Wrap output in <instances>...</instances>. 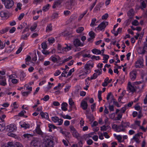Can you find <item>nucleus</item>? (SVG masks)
Masks as SVG:
<instances>
[{
	"instance_id": "20e7f679",
	"label": "nucleus",
	"mask_w": 147,
	"mask_h": 147,
	"mask_svg": "<svg viewBox=\"0 0 147 147\" xmlns=\"http://www.w3.org/2000/svg\"><path fill=\"white\" fill-rule=\"evenodd\" d=\"M53 142L49 139L44 140L42 144L43 147H53Z\"/></svg>"
},
{
	"instance_id": "ea45409f",
	"label": "nucleus",
	"mask_w": 147,
	"mask_h": 147,
	"mask_svg": "<svg viewBox=\"0 0 147 147\" xmlns=\"http://www.w3.org/2000/svg\"><path fill=\"white\" fill-rule=\"evenodd\" d=\"M30 33L29 32H28L26 34H24L22 35V38L23 40H26L27 39V37L29 36Z\"/></svg>"
},
{
	"instance_id": "e433bc0d",
	"label": "nucleus",
	"mask_w": 147,
	"mask_h": 147,
	"mask_svg": "<svg viewBox=\"0 0 147 147\" xmlns=\"http://www.w3.org/2000/svg\"><path fill=\"white\" fill-rule=\"evenodd\" d=\"M50 5V4H48L43 7L42 8V10L43 11H47L49 8V7Z\"/></svg>"
},
{
	"instance_id": "c756f323",
	"label": "nucleus",
	"mask_w": 147,
	"mask_h": 147,
	"mask_svg": "<svg viewBox=\"0 0 147 147\" xmlns=\"http://www.w3.org/2000/svg\"><path fill=\"white\" fill-rule=\"evenodd\" d=\"M64 86L63 84L59 83L57 86H55L54 88V89L55 90H59L61 89Z\"/></svg>"
},
{
	"instance_id": "603ef678",
	"label": "nucleus",
	"mask_w": 147,
	"mask_h": 147,
	"mask_svg": "<svg viewBox=\"0 0 147 147\" xmlns=\"http://www.w3.org/2000/svg\"><path fill=\"white\" fill-rule=\"evenodd\" d=\"M7 135L8 136L13 137V138H17V136L15 134H14L13 133H11V132H9L8 133Z\"/></svg>"
},
{
	"instance_id": "6ab92c4d",
	"label": "nucleus",
	"mask_w": 147,
	"mask_h": 147,
	"mask_svg": "<svg viewBox=\"0 0 147 147\" xmlns=\"http://www.w3.org/2000/svg\"><path fill=\"white\" fill-rule=\"evenodd\" d=\"M118 126H117L115 124H114L112 126V128L115 130L117 132H121V131H123L124 130L123 129H120V128L121 127H118Z\"/></svg>"
},
{
	"instance_id": "6e6d98bb",
	"label": "nucleus",
	"mask_w": 147,
	"mask_h": 147,
	"mask_svg": "<svg viewBox=\"0 0 147 147\" xmlns=\"http://www.w3.org/2000/svg\"><path fill=\"white\" fill-rule=\"evenodd\" d=\"M118 65H115L114 66V69L113 70L114 72V73L118 74L119 71L118 69Z\"/></svg>"
},
{
	"instance_id": "c9c22d12",
	"label": "nucleus",
	"mask_w": 147,
	"mask_h": 147,
	"mask_svg": "<svg viewBox=\"0 0 147 147\" xmlns=\"http://www.w3.org/2000/svg\"><path fill=\"white\" fill-rule=\"evenodd\" d=\"M50 60L51 61L54 63L57 62V59L55 56H52L50 58Z\"/></svg>"
},
{
	"instance_id": "aec40b11",
	"label": "nucleus",
	"mask_w": 147,
	"mask_h": 147,
	"mask_svg": "<svg viewBox=\"0 0 147 147\" xmlns=\"http://www.w3.org/2000/svg\"><path fill=\"white\" fill-rule=\"evenodd\" d=\"M25 61L26 63V64H29L30 63H34L32 61L31 57L29 55H27L25 59Z\"/></svg>"
},
{
	"instance_id": "a878e982",
	"label": "nucleus",
	"mask_w": 147,
	"mask_h": 147,
	"mask_svg": "<svg viewBox=\"0 0 147 147\" xmlns=\"http://www.w3.org/2000/svg\"><path fill=\"white\" fill-rule=\"evenodd\" d=\"M103 60L104 61H102V62L104 63H107L108 62V60L109 58V56L107 55L103 54Z\"/></svg>"
},
{
	"instance_id": "c85d7f7f",
	"label": "nucleus",
	"mask_w": 147,
	"mask_h": 147,
	"mask_svg": "<svg viewBox=\"0 0 147 147\" xmlns=\"http://www.w3.org/2000/svg\"><path fill=\"white\" fill-rule=\"evenodd\" d=\"M40 115L42 118H44L45 119H47L49 118V115L47 113H44L42 112L40 113Z\"/></svg>"
},
{
	"instance_id": "c03bdc74",
	"label": "nucleus",
	"mask_w": 147,
	"mask_h": 147,
	"mask_svg": "<svg viewBox=\"0 0 147 147\" xmlns=\"http://www.w3.org/2000/svg\"><path fill=\"white\" fill-rule=\"evenodd\" d=\"M26 76V75L25 73L24 72L21 73L20 76L21 80H23Z\"/></svg>"
},
{
	"instance_id": "79ce46f5",
	"label": "nucleus",
	"mask_w": 147,
	"mask_h": 147,
	"mask_svg": "<svg viewBox=\"0 0 147 147\" xmlns=\"http://www.w3.org/2000/svg\"><path fill=\"white\" fill-rule=\"evenodd\" d=\"M49 43L50 44H53L55 42V39L54 38L51 37L49 38L48 40Z\"/></svg>"
},
{
	"instance_id": "37998d69",
	"label": "nucleus",
	"mask_w": 147,
	"mask_h": 147,
	"mask_svg": "<svg viewBox=\"0 0 147 147\" xmlns=\"http://www.w3.org/2000/svg\"><path fill=\"white\" fill-rule=\"evenodd\" d=\"M86 75V74H85L84 72H82L80 73V74L79 76V78L80 79H84L85 78Z\"/></svg>"
},
{
	"instance_id": "4d7b16f0",
	"label": "nucleus",
	"mask_w": 147,
	"mask_h": 147,
	"mask_svg": "<svg viewBox=\"0 0 147 147\" xmlns=\"http://www.w3.org/2000/svg\"><path fill=\"white\" fill-rule=\"evenodd\" d=\"M124 78L123 77H122L121 78H120L118 80V82L120 84H122L124 82Z\"/></svg>"
},
{
	"instance_id": "a19ab883",
	"label": "nucleus",
	"mask_w": 147,
	"mask_h": 147,
	"mask_svg": "<svg viewBox=\"0 0 147 147\" xmlns=\"http://www.w3.org/2000/svg\"><path fill=\"white\" fill-rule=\"evenodd\" d=\"M84 30V28L82 27H79L76 30V32L78 33H81Z\"/></svg>"
},
{
	"instance_id": "4be33fe9",
	"label": "nucleus",
	"mask_w": 147,
	"mask_h": 147,
	"mask_svg": "<svg viewBox=\"0 0 147 147\" xmlns=\"http://www.w3.org/2000/svg\"><path fill=\"white\" fill-rule=\"evenodd\" d=\"M53 28V25L52 23H50L48 24L46 28V32H49L52 31Z\"/></svg>"
},
{
	"instance_id": "2eb2a0df",
	"label": "nucleus",
	"mask_w": 147,
	"mask_h": 147,
	"mask_svg": "<svg viewBox=\"0 0 147 147\" xmlns=\"http://www.w3.org/2000/svg\"><path fill=\"white\" fill-rule=\"evenodd\" d=\"M8 128L10 131H16L17 127L14 124H11L8 126Z\"/></svg>"
},
{
	"instance_id": "6e6552de",
	"label": "nucleus",
	"mask_w": 147,
	"mask_h": 147,
	"mask_svg": "<svg viewBox=\"0 0 147 147\" xmlns=\"http://www.w3.org/2000/svg\"><path fill=\"white\" fill-rule=\"evenodd\" d=\"M74 45L75 47H83L84 46L83 43L81 42L80 40L78 38L75 39L73 41Z\"/></svg>"
},
{
	"instance_id": "f03ea898",
	"label": "nucleus",
	"mask_w": 147,
	"mask_h": 147,
	"mask_svg": "<svg viewBox=\"0 0 147 147\" xmlns=\"http://www.w3.org/2000/svg\"><path fill=\"white\" fill-rule=\"evenodd\" d=\"M64 3V0H57L55 1L53 3L52 6L53 9H59L62 5Z\"/></svg>"
},
{
	"instance_id": "5701e85b",
	"label": "nucleus",
	"mask_w": 147,
	"mask_h": 147,
	"mask_svg": "<svg viewBox=\"0 0 147 147\" xmlns=\"http://www.w3.org/2000/svg\"><path fill=\"white\" fill-rule=\"evenodd\" d=\"M111 79L109 80L108 78H107L105 79L104 82L102 83V86H106L109 83L111 82Z\"/></svg>"
},
{
	"instance_id": "49530a36",
	"label": "nucleus",
	"mask_w": 147,
	"mask_h": 147,
	"mask_svg": "<svg viewBox=\"0 0 147 147\" xmlns=\"http://www.w3.org/2000/svg\"><path fill=\"white\" fill-rule=\"evenodd\" d=\"M13 147H23L22 144L18 142H15L14 144H13Z\"/></svg>"
},
{
	"instance_id": "b1692460",
	"label": "nucleus",
	"mask_w": 147,
	"mask_h": 147,
	"mask_svg": "<svg viewBox=\"0 0 147 147\" xmlns=\"http://www.w3.org/2000/svg\"><path fill=\"white\" fill-rule=\"evenodd\" d=\"M102 65H97V67L98 68V69L97 70H95L96 73L97 74L98 76L99 75L101 74L102 70L101 68L102 67Z\"/></svg>"
},
{
	"instance_id": "8fccbe9b",
	"label": "nucleus",
	"mask_w": 147,
	"mask_h": 147,
	"mask_svg": "<svg viewBox=\"0 0 147 147\" xmlns=\"http://www.w3.org/2000/svg\"><path fill=\"white\" fill-rule=\"evenodd\" d=\"M89 35L90 37L94 39L95 38V33L93 31H90L89 33Z\"/></svg>"
},
{
	"instance_id": "774afa93",
	"label": "nucleus",
	"mask_w": 147,
	"mask_h": 147,
	"mask_svg": "<svg viewBox=\"0 0 147 147\" xmlns=\"http://www.w3.org/2000/svg\"><path fill=\"white\" fill-rule=\"evenodd\" d=\"M109 17V15L107 13H106L103 15L102 17V20H106Z\"/></svg>"
},
{
	"instance_id": "412c9836",
	"label": "nucleus",
	"mask_w": 147,
	"mask_h": 147,
	"mask_svg": "<svg viewBox=\"0 0 147 147\" xmlns=\"http://www.w3.org/2000/svg\"><path fill=\"white\" fill-rule=\"evenodd\" d=\"M34 131H35L37 134L40 135H42L43 134L42 132L40 129L39 125L37 124L35 130Z\"/></svg>"
},
{
	"instance_id": "7ed1b4c3",
	"label": "nucleus",
	"mask_w": 147,
	"mask_h": 147,
	"mask_svg": "<svg viewBox=\"0 0 147 147\" xmlns=\"http://www.w3.org/2000/svg\"><path fill=\"white\" fill-rule=\"evenodd\" d=\"M108 24V23L107 21H104L101 22L97 27L98 30H100L103 31L106 26Z\"/></svg>"
},
{
	"instance_id": "e2e57ef3",
	"label": "nucleus",
	"mask_w": 147,
	"mask_h": 147,
	"mask_svg": "<svg viewBox=\"0 0 147 147\" xmlns=\"http://www.w3.org/2000/svg\"><path fill=\"white\" fill-rule=\"evenodd\" d=\"M6 84V80L5 79H3V81H1L0 83V85L2 86H5Z\"/></svg>"
},
{
	"instance_id": "72a5a7b5",
	"label": "nucleus",
	"mask_w": 147,
	"mask_h": 147,
	"mask_svg": "<svg viewBox=\"0 0 147 147\" xmlns=\"http://www.w3.org/2000/svg\"><path fill=\"white\" fill-rule=\"evenodd\" d=\"M7 13L5 11H1L0 12V16L1 17H7Z\"/></svg>"
},
{
	"instance_id": "052dcab7",
	"label": "nucleus",
	"mask_w": 147,
	"mask_h": 147,
	"mask_svg": "<svg viewBox=\"0 0 147 147\" xmlns=\"http://www.w3.org/2000/svg\"><path fill=\"white\" fill-rule=\"evenodd\" d=\"M9 104L8 102H6L3 103L2 104H1L0 105L3 107H7L9 106Z\"/></svg>"
},
{
	"instance_id": "393cba45",
	"label": "nucleus",
	"mask_w": 147,
	"mask_h": 147,
	"mask_svg": "<svg viewBox=\"0 0 147 147\" xmlns=\"http://www.w3.org/2000/svg\"><path fill=\"white\" fill-rule=\"evenodd\" d=\"M64 48L62 47V46L61 45L59 44H58L57 45V49H58V52L59 53H62L64 52V49H63Z\"/></svg>"
},
{
	"instance_id": "864d4df0",
	"label": "nucleus",
	"mask_w": 147,
	"mask_h": 147,
	"mask_svg": "<svg viewBox=\"0 0 147 147\" xmlns=\"http://www.w3.org/2000/svg\"><path fill=\"white\" fill-rule=\"evenodd\" d=\"M65 45L66 46V47H65V51H68L71 49V46H68L66 44H65Z\"/></svg>"
},
{
	"instance_id": "cd10ccee",
	"label": "nucleus",
	"mask_w": 147,
	"mask_h": 147,
	"mask_svg": "<svg viewBox=\"0 0 147 147\" xmlns=\"http://www.w3.org/2000/svg\"><path fill=\"white\" fill-rule=\"evenodd\" d=\"M140 8L141 9L145 8L146 7V4L144 1V0H140Z\"/></svg>"
},
{
	"instance_id": "f257e3e1",
	"label": "nucleus",
	"mask_w": 147,
	"mask_h": 147,
	"mask_svg": "<svg viewBox=\"0 0 147 147\" xmlns=\"http://www.w3.org/2000/svg\"><path fill=\"white\" fill-rule=\"evenodd\" d=\"M2 3L3 4L7 9H10L13 6L14 3L13 0H1Z\"/></svg>"
},
{
	"instance_id": "bf43d9fd",
	"label": "nucleus",
	"mask_w": 147,
	"mask_h": 147,
	"mask_svg": "<svg viewBox=\"0 0 147 147\" xmlns=\"http://www.w3.org/2000/svg\"><path fill=\"white\" fill-rule=\"evenodd\" d=\"M121 125L122 126L124 127L125 129L126 127H128L129 125V123L128 122L123 123H122Z\"/></svg>"
},
{
	"instance_id": "69168bd1",
	"label": "nucleus",
	"mask_w": 147,
	"mask_h": 147,
	"mask_svg": "<svg viewBox=\"0 0 147 147\" xmlns=\"http://www.w3.org/2000/svg\"><path fill=\"white\" fill-rule=\"evenodd\" d=\"M59 119L58 117H52V120L54 123L57 122V121Z\"/></svg>"
},
{
	"instance_id": "338daca9",
	"label": "nucleus",
	"mask_w": 147,
	"mask_h": 147,
	"mask_svg": "<svg viewBox=\"0 0 147 147\" xmlns=\"http://www.w3.org/2000/svg\"><path fill=\"white\" fill-rule=\"evenodd\" d=\"M9 28L8 27H7L5 28L4 29H3L1 33L3 34H4L7 32L9 30Z\"/></svg>"
},
{
	"instance_id": "4c0bfd02",
	"label": "nucleus",
	"mask_w": 147,
	"mask_h": 147,
	"mask_svg": "<svg viewBox=\"0 0 147 147\" xmlns=\"http://www.w3.org/2000/svg\"><path fill=\"white\" fill-rule=\"evenodd\" d=\"M110 127L108 126L106 127L105 125H103L101 127L100 129L101 130L104 131H106L108 129H110Z\"/></svg>"
},
{
	"instance_id": "09e8293b",
	"label": "nucleus",
	"mask_w": 147,
	"mask_h": 147,
	"mask_svg": "<svg viewBox=\"0 0 147 147\" xmlns=\"http://www.w3.org/2000/svg\"><path fill=\"white\" fill-rule=\"evenodd\" d=\"M122 30V28H119L117 29V31L114 33V35L115 36H116L118 35V34H119L121 33Z\"/></svg>"
},
{
	"instance_id": "58836bf2",
	"label": "nucleus",
	"mask_w": 147,
	"mask_h": 147,
	"mask_svg": "<svg viewBox=\"0 0 147 147\" xmlns=\"http://www.w3.org/2000/svg\"><path fill=\"white\" fill-rule=\"evenodd\" d=\"M96 21V19L95 18H93L92 19L91 22L90 24V26L91 27H93L94 26L96 25L95 24V23Z\"/></svg>"
},
{
	"instance_id": "9d476101",
	"label": "nucleus",
	"mask_w": 147,
	"mask_h": 147,
	"mask_svg": "<svg viewBox=\"0 0 147 147\" xmlns=\"http://www.w3.org/2000/svg\"><path fill=\"white\" fill-rule=\"evenodd\" d=\"M19 125L21 127L24 128V129L28 128L29 127V125L24 121H21L19 123Z\"/></svg>"
},
{
	"instance_id": "680f3d73",
	"label": "nucleus",
	"mask_w": 147,
	"mask_h": 147,
	"mask_svg": "<svg viewBox=\"0 0 147 147\" xmlns=\"http://www.w3.org/2000/svg\"><path fill=\"white\" fill-rule=\"evenodd\" d=\"M60 104L57 101H54L53 102L52 104L51 105V106L52 107H53V106H58Z\"/></svg>"
},
{
	"instance_id": "5fc2aeb1",
	"label": "nucleus",
	"mask_w": 147,
	"mask_h": 147,
	"mask_svg": "<svg viewBox=\"0 0 147 147\" xmlns=\"http://www.w3.org/2000/svg\"><path fill=\"white\" fill-rule=\"evenodd\" d=\"M52 86L51 84V83L48 82V84L47 85V86H45L44 88L45 90H49L50 89Z\"/></svg>"
},
{
	"instance_id": "423d86ee",
	"label": "nucleus",
	"mask_w": 147,
	"mask_h": 147,
	"mask_svg": "<svg viewBox=\"0 0 147 147\" xmlns=\"http://www.w3.org/2000/svg\"><path fill=\"white\" fill-rule=\"evenodd\" d=\"M136 88L135 86L133 85V83L132 84L130 82L128 83L127 90L129 92L133 93L135 91Z\"/></svg>"
},
{
	"instance_id": "f3484780",
	"label": "nucleus",
	"mask_w": 147,
	"mask_h": 147,
	"mask_svg": "<svg viewBox=\"0 0 147 147\" xmlns=\"http://www.w3.org/2000/svg\"><path fill=\"white\" fill-rule=\"evenodd\" d=\"M136 71H133L130 73V77L132 80H134L136 77Z\"/></svg>"
},
{
	"instance_id": "0eeeda50",
	"label": "nucleus",
	"mask_w": 147,
	"mask_h": 147,
	"mask_svg": "<svg viewBox=\"0 0 147 147\" xmlns=\"http://www.w3.org/2000/svg\"><path fill=\"white\" fill-rule=\"evenodd\" d=\"M89 99V97H86L82 100L80 103V107L83 110H86L88 107V104L86 100H88Z\"/></svg>"
},
{
	"instance_id": "39448f33",
	"label": "nucleus",
	"mask_w": 147,
	"mask_h": 147,
	"mask_svg": "<svg viewBox=\"0 0 147 147\" xmlns=\"http://www.w3.org/2000/svg\"><path fill=\"white\" fill-rule=\"evenodd\" d=\"M94 133L92 132L84 136V138L85 140H88L90 138H92V139L95 141H97L98 140V136L96 135L93 136Z\"/></svg>"
},
{
	"instance_id": "1a4fd4ad",
	"label": "nucleus",
	"mask_w": 147,
	"mask_h": 147,
	"mask_svg": "<svg viewBox=\"0 0 147 147\" xmlns=\"http://www.w3.org/2000/svg\"><path fill=\"white\" fill-rule=\"evenodd\" d=\"M93 67V65H86L85 67L84 72L86 74H88L90 72L91 69Z\"/></svg>"
},
{
	"instance_id": "de8ad7c7",
	"label": "nucleus",
	"mask_w": 147,
	"mask_h": 147,
	"mask_svg": "<svg viewBox=\"0 0 147 147\" xmlns=\"http://www.w3.org/2000/svg\"><path fill=\"white\" fill-rule=\"evenodd\" d=\"M42 48L44 49H46L47 48V45L45 42H43L41 44Z\"/></svg>"
},
{
	"instance_id": "13d9d810",
	"label": "nucleus",
	"mask_w": 147,
	"mask_h": 147,
	"mask_svg": "<svg viewBox=\"0 0 147 147\" xmlns=\"http://www.w3.org/2000/svg\"><path fill=\"white\" fill-rule=\"evenodd\" d=\"M117 139L119 142H122V136L120 135H118L116 137Z\"/></svg>"
},
{
	"instance_id": "9b49d317",
	"label": "nucleus",
	"mask_w": 147,
	"mask_h": 147,
	"mask_svg": "<svg viewBox=\"0 0 147 147\" xmlns=\"http://www.w3.org/2000/svg\"><path fill=\"white\" fill-rule=\"evenodd\" d=\"M13 146L12 142H8L7 143H2L1 145V147H11Z\"/></svg>"
},
{
	"instance_id": "f704fd0d",
	"label": "nucleus",
	"mask_w": 147,
	"mask_h": 147,
	"mask_svg": "<svg viewBox=\"0 0 147 147\" xmlns=\"http://www.w3.org/2000/svg\"><path fill=\"white\" fill-rule=\"evenodd\" d=\"M37 26V24L36 23L34 22L33 24L31 27L30 30L31 31H34L36 28Z\"/></svg>"
},
{
	"instance_id": "a211bd4d",
	"label": "nucleus",
	"mask_w": 147,
	"mask_h": 147,
	"mask_svg": "<svg viewBox=\"0 0 147 147\" xmlns=\"http://www.w3.org/2000/svg\"><path fill=\"white\" fill-rule=\"evenodd\" d=\"M10 106L12 109L11 112H12L13 111H14L18 108V105L16 102H14L12 103Z\"/></svg>"
},
{
	"instance_id": "473e14b6",
	"label": "nucleus",
	"mask_w": 147,
	"mask_h": 147,
	"mask_svg": "<svg viewBox=\"0 0 147 147\" xmlns=\"http://www.w3.org/2000/svg\"><path fill=\"white\" fill-rule=\"evenodd\" d=\"M134 13V11L133 9H130L127 13V15L129 17H131L133 16Z\"/></svg>"
},
{
	"instance_id": "4468645a",
	"label": "nucleus",
	"mask_w": 147,
	"mask_h": 147,
	"mask_svg": "<svg viewBox=\"0 0 147 147\" xmlns=\"http://www.w3.org/2000/svg\"><path fill=\"white\" fill-rule=\"evenodd\" d=\"M16 76L14 74L11 75L9 76V79L11 80V82L14 84H16L18 81L17 79L15 78Z\"/></svg>"
},
{
	"instance_id": "bb28decb",
	"label": "nucleus",
	"mask_w": 147,
	"mask_h": 147,
	"mask_svg": "<svg viewBox=\"0 0 147 147\" xmlns=\"http://www.w3.org/2000/svg\"><path fill=\"white\" fill-rule=\"evenodd\" d=\"M92 52L94 54L99 55L101 54V52L100 50L96 49H94L92 50Z\"/></svg>"
},
{
	"instance_id": "2f4dec72",
	"label": "nucleus",
	"mask_w": 147,
	"mask_h": 147,
	"mask_svg": "<svg viewBox=\"0 0 147 147\" xmlns=\"http://www.w3.org/2000/svg\"><path fill=\"white\" fill-rule=\"evenodd\" d=\"M33 136L32 134H24L22 135L23 138L26 139H28L29 138Z\"/></svg>"
},
{
	"instance_id": "dca6fc26",
	"label": "nucleus",
	"mask_w": 147,
	"mask_h": 147,
	"mask_svg": "<svg viewBox=\"0 0 147 147\" xmlns=\"http://www.w3.org/2000/svg\"><path fill=\"white\" fill-rule=\"evenodd\" d=\"M71 132L73 136L76 138H78L79 136V134L77 132L75 129L73 127L71 128Z\"/></svg>"
},
{
	"instance_id": "7c9ffc66",
	"label": "nucleus",
	"mask_w": 147,
	"mask_h": 147,
	"mask_svg": "<svg viewBox=\"0 0 147 147\" xmlns=\"http://www.w3.org/2000/svg\"><path fill=\"white\" fill-rule=\"evenodd\" d=\"M74 71V68H72L71 69L68 73H66L65 71V74H66V75H65V77H68L69 76H71L72 73H73Z\"/></svg>"
},
{
	"instance_id": "3c124183",
	"label": "nucleus",
	"mask_w": 147,
	"mask_h": 147,
	"mask_svg": "<svg viewBox=\"0 0 147 147\" xmlns=\"http://www.w3.org/2000/svg\"><path fill=\"white\" fill-rule=\"evenodd\" d=\"M113 98V95H112L111 93L110 92L108 94L107 97V100L109 101L111 99Z\"/></svg>"
},
{
	"instance_id": "0e129e2a",
	"label": "nucleus",
	"mask_w": 147,
	"mask_h": 147,
	"mask_svg": "<svg viewBox=\"0 0 147 147\" xmlns=\"http://www.w3.org/2000/svg\"><path fill=\"white\" fill-rule=\"evenodd\" d=\"M6 116L3 114L0 115V119L2 122L4 121V119L6 117Z\"/></svg>"
},
{
	"instance_id": "a18cd8bd",
	"label": "nucleus",
	"mask_w": 147,
	"mask_h": 147,
	"mask_svg": "<svg viewBox=\"0 0 147 147\" xmlns=\"http://www.w3.org/2000/svg\"><path fill=\"white\" fill-rule=\"evenodd\" d=\"M5 43H4L0 40V49H3L5 47Z\"/></svg>"
},
{
	"instance_id": "f8f14e48",
	"label": "nucleus",
	"mask_w": 147,
	"mask_h": 147,
	"mask_svg": "<svg viewBox=\"0 0 147 147\" xmlns=\"http://www.w3.org/2000/svg\"><path fill=\"white\" fill-rule=\"evenodd\" d=\"M30 146L31 147H39V143L36 140H34L31 141Z\"/></svg>"
},
{
	"instance_id": "ddd939ff",
	"label": "nucleus",
	"mask_w": 147,
	"mask_h": 147,
	"mask_svg": "<svg viewBox=\"0 0 147 147\" xmlns=\"http://www.w3.org/2000/svg\"><path fill=\"white\" fill-rule=\"evenodd\" d=\"M147 51V42H144L143 43V46L142 49L140 51V54L141 55L144 54Z\"/></svg>"
}]
</instances>
